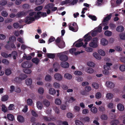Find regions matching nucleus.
I'll return each instance as SVG.
<instances>
[{
    "label": "nucleus",
    "mask_w": 125,
    "mask_h": 125,
    "mask_svg": "<svg viewBox=\"0 0 125 125\" xmlns=\"http://www.w3.org/2000/svg\"><path fill=\"white\" fill-rule=\"evenodd\" d=\"M98 42V38L97 37L94 38L92 40L91 42L89 43V46L93 48H96L98 46L97 44Z\"/></svg>",
    "instance_id": "f257e3e1"
},
{
    "label": "nucleus",
    "mask_w": 125,
    "mask_h": 125,
    "mask_svg": "<svg viewBox=\"0 0 125 125\" xmlns=\"http://www.w3.org/2000/svg\"><path fill=\"white\" fill-rule=\"evenodd\" d=\"M35 21V18L32 17H31L28 16L25 18L24 22L27 24H29Z\"/></svg>",
    "instance_id": "f03ea898"
},
{
    "label": "nucleus",
    "mask_w": 125,
    "mask_h": 125,
    "mask_svg": "<svg viewBox=\"0 0 125 125\" xmlns=\"http://www.w3.org/2000/svg\"><path fill=\"white\" fill-rule=\"evenodd\" d=\"M21 65L22 67L24 68H30L31 67L32 65L31 62L26 61L22 62Z\"/></svg>",
    "instance_id": "7ed1b4c3"
},
{
    "label": "nucleus",
    "mask_w": 125,
    "mask_h": 125,
    "mask_svg": "<svg viewBox=\"0 0 125 125\" xmlns=\"http://www.w3.org/2000/svg\"><path fill=\"white\" fill-rule=\"evenodd\" d=\"M26 15V13L25 11H20L17 13L16 15V16L17 18H21L23 16H25Z\"/></svg>",
    "instance_id": "20e7f679"
},
{
    "label": "nucleus",
    "mask_w": 125,
    "mask_h": 125,
    "mask_svg": "<svg viewBox=\"0 0 125 125\" xmlns=\"http://www.w3.org/2000/svg\"><path fill=\"white\" fill-rule=\"evenodd\" d=\"M60 60L62 61H67L68 59V56L65 54H62L59 57Z\"/></svg>",
    "instance_id": "39448f33"
},
{
    "label": "nucleus",
    "mask_w": 125,
    "mask_h": 125,
    "mask_svg": "<svg viewBox=\"0 0 125 125\" xmlns=\"http://www.w3.org/2000/svg\"><path fill=\"white\" fill-rule=\"evenodd\" d=\"M55 79L58 81H61L62 79V76L59 73H56L54 75Z\"/></svg>",
    "instance_id": "423d86ee"
},
{
    "label": "nucleus",
    "mask_w": 125,
    "mask_h": 125,
    "mask_svg": "<svg viewBox=\"0 0 125 125\" xmlns=\"http://www.w3.org/2000/svg\"><path fill=\"white\" fill-rule=\"evenodd\" d=\"M106 84L107 86L111 88H113L114 87V84L111 82L107 81L106 83Z\"/></svg>",
    "instance_id": "0eeeda50"
},
{
    "label": "nucleus",
    "mask_w": 125,
    "mask_h": 125,
    "mask_svg": "<svg viewBox=\"0 0 125 125\" xmlns=\"http://www.w3.org/2000/svg\"><path fill=\"white\" fill-rule=\"evenodd\" d=\"M61 66L63 68H67L69 66V63L66 62H62L61 64Z\"/></svg>",
    "instance_id": "6e6552de"
},
{
    "label": "nucleus",
    "mask_w": 125,
    "mask_h": 125,
    "mask_svg": "<svg viewBox=\"0 0 125 125\" xmlns=\"http://www.w3.org/2000/svg\"><path fill=\"white\" fill-rule=\"evenodd\" d=\"M112 65V64L110 63L106 62V65L104 66V69H107L108 70H110L111 69L110 66Z\"/></svg>",
    "instance_id": "1a4fd4ad"
},
{
    "label": "nucleus",
    "mask_w": 125,
    "mask_h": 125,
    "mask_svg": "<svg viewBox=\"0 0 125 125\" xmlns=\"http://www.w3.org/2000/svg\"><path fill=\"white\" fill-rule=\"evenodd\" d=\"M7 117L9 120L11 121H13L14 119V116L11 114H8L7 115Z\"/></svg>",
    "instance_id": "9d476101"
},
{
    "label": "nucleus",
    "mask_w": 125,
    "mask_h": 125,
    "mask_svg": "<svg viewBox=\"0 0 125 125\" xmlns=\"http://www.w3.org/2000/svg\"><path fill=\"white\" fill-rule=\"evenodd\" d=\"M117 109L120 111H123L125 108L123 105L119 103L118 104L117 106Z\"/></svg>",
    "instance_id": "9b49d317"
},
{
    "label": "nucleus",
    "mask_w": 125,
    "mask_h": 125,
    "mask_svg": "<svg viewBox=\"0 0 125 125\" xmlns=\"http://www.w3.org/2000/svg\"><path fill=\"white\" fill-rule=\"evenodd\" d=\"M108 41L105 39L102 38L101 41V44L104 46L106 45L108 43Z\"/></svg>",
    "instance_id": "f8f14e48"
},
{
    "label": "nucleus",
    "mask_w": 125,
    "mask_h": 125,
    "mask_svg": "<svg viewBox=\"0 0 125 125\" xmlns=\"http://www.w3.org/2000/svg\"><path fill=\"white\" fill-rule=\"evenodd\" d=\"M25 83L28 85H31L32 83V80L31 78H27L25 80Z\"/></svg>",
    "instance_id": "ddd939ff"
},
{
    "label": "nucleus",
    "mask_w": 125,
    "mask_h": 125,
    "mask_svg": "<svg viewBox=\"0 0 125 125\" xmlns=\"http://www.w3.org/2000/svg\"><path fill=\"white\" fill-rule=\"evenodd\" d=\"M116 31L119 32H122L124 30V28L122 26H117V27Z\"/></svg>",
    "instance_id": "4468645a"
},
{
    "label": "nucleus",
    "mask_w": 125,
    "mask_h": 125,
    "mask_svg": "<svg viewBox=\"0 0 125 125\" xmlns=\"http://www.w3.org/2000/svg\"><path fill=\"white\" fill-rule=\"evenodd\" d=\"M17 119L18 121L22 123L24 121V117L21 115H18L17 116Z\"/></svg>",
    "instance_id": "2eb2a0df"
},
{
    "label": "nucleus",
    "mask_w": 125,
    "mask_h": 125,
    "mask_svg": "<svg viewBox=\"0 0 125 125\" xmlns=\"http://www.w3.org/2000/svg\"><path fill=\"white\" fill-rule=\"evenodd\" d=\"M47 57L53 59L55 57V54L54 53H47L46 54Z\"/></svg>",
    "instance_id": "dca6fc26"
},
{
    "label": "nucleus",
    "mask_w": 125,
    "mask_h": 125,
    "mask_svg": "<svg viewBox=\"0 0 125 125\" xmlns=\"http://www.w3.org/2000/svg\"><path fill=\"white\" fill-rule=\"evenodd\" d=\"M57 45L59 48L61 49L63 48L65 46V42L64 41H63L60 44H57Z\"/></svg>",
    "instance_id": "f3484780"
},
{
    "label": "nucleus",
    "mask_w": 125,
    "mask_h": 125,
    "mask_svg": "<svg viewBox=\"0 0 125 125\" xmlns=\"http://www.w3.org/2000/svg\"><path fill=\"white\" fill-rule=\"evenodd\" d=\"M93 55L96 59L98 60H101V57L97 53L94 52L93 53Z\"/></svg>",
    "instance_id": "a211bd4d"
},
{
    "label": "nucleus",
    "mask_w": 125,
    "mask_h": 125,
    "mask_svg": "<svg viewBox=\"0 0 125 125\" xmlns=\"http://www.w3.org/2000/svg\"><path fill=\"white\" fill-rule=\"evenodd\" d=\"M53 67L55 68L54 71L55 72H57L58 70V69L56 68H59L60 67L59 65L58 64L57 62H55L53 64Z\"/></svg>",
    "instance_id": "6ab92c4d"
},
{
    "label": "nucleus",
    "mask_w": 125,
    "mask_h": 125,
    "mask_svg": "<svg viewBox=\"0 0 125 125\" xmlns=\"http://www.w3.org/2000/svg\"><path fill=\"white\" fill-rule=\"evenodd\" d=\"M43 103L46 107L49 106L50 105V103L47 100L45 99L43 100Z\"/></svg>",
    "instance_id": "aec40b11"
},
{
    "label": "nucleus",
    "mask_w": 125,
    "mask_h": 125,
    "mask_svg": "<svg viewBox=\"0 0 125 125\" xmlns=\"http://www.w3.org/2000/svg\"><path fill=\"white\" fill-rule=\"evenodd\" d=\"M112 17L111 14H109L106 17H105L103 20V21L104 22H106V21H109L111 19Z\"/></svg>",
    "instance_id": "412c9836"
},
{
    "label": "nucleus",
    "mask_w": 125,
    "mask_h": 125,
    "mask_svg": "<svg viewBox=\"0 0 125 125\" xmlns=\"http://www.w3.org/2000/svg\"><path fill=\"white\" fill-rule=\"evenodd\" d=\"M37 108L41 109L42 108V103L40 101H38L37 102Z\"/></svg>",
    "instance_id": "4be33fe9"
},
{
    "label": "nucleus",
    "mask_w": 125,
    "mask_h": 125,
    "mask_svg": "<svg viewBox=\"0 0 125 125\" xmlns=\"http://www.w3.org/2000/svg\"><path fill=\"white\" fill-rule=\"evenodd\" d=\"M53 6L52 4H49L45 6L44 8L45 9H51Z\"/></svg>",
    "instance_id": "5701e85b"
},
{
    "label": "nucleus",
    "mask_w": 125,
    "mask_h": 125,
    "mask_svg": "<svg viewBox=\"0 0 125 125\" xmlns=\"http://www.w3.org/2000/svg\"><path fill=\"white\" fill-rule=\"evenodd\" d=\"M41 13H42V12L39 11L37 13L36 15H35L34 16V18L35 19H39L41 17V16L40 15H41Z\"/></svg>",
    "instance_id": "b1692460"
},
{
    "label": "nucleus",
    "mask_w": 125,
    "mask_h": 125,
    "mask_svg": "<svg viewBox=\"0 0 125 125\" xmlns=\"http://www.w3.org/2000/svg\"><path fill=\"white\" fill-rule=\"evenodd\" d=\"M1 110L2 111L5 113L7 111V109L5 105L2 104L1 106Z\"/></svg>",
    "instance_id": "393cba45"
},
{
    "label": "nucleus",
    "mask_w": 125,
    "mask_h": 125,
    "mask_svg": "<svg viewBox=\"0 0 125 125\" xmlns=\"http://www.w3.org/2000/svg\"><path fill=\"white\" fill-rule=\"evenodd\" d=\"M106 98L109 99L112 98L113 97V94L111 93H107L106 95Z\"/></svg>",
    "instance_id": "a878e982"
},
{
    "label": "nucleus",
    "mask_w": 125,
    "mask_h": 125,
    "mask_svg": "<svg viewBox=\"0 0 125 125\" xmlns=\"http://www.w3.org/2000/svg\"><path fill=\"white\" fill-rule=\"evenodd\" d=\"M112 32L110 31L106 30L104 32V34L106 36H110L112 34Z\"/></svg>",
    "instance_id": "bb28decb"
},
{
    "label": "nucleus",
    "mask_w": 125,
    "mask_h": 125,
    "mask_svg": "<svg viewBox=\"0 0 125 125\" xmlns=\"http://www.w3.org/2000/svg\"><path fill=\"white\" fill-rule=\"evenodd\" d=\"M65 78L68 79H71L72 78V75L68 73H66L64 75Z\"/></svg>",
    "instance_id": "cd10ccee"
},
{
    "label": "nucleus",
    "mask_w": 125,
    "mask_h": 125,
    "mask_svg": "<svg viewBox=\"0 0 125 125\" xmlns=\"http://www.w3.org/2000/svg\"><path fill=\"white\" fill-rule=\"evenodd\" d=\"M91 112L94 114L96 113L97 112V108L95 107H93L91 109Z\"/></svg>",
    "instance_id": "c85d7f7f"
},
{
    "label": "nucleus",
    "mask_w": 125,
    "mask_h": 125,
    "mask_svg": "<svg viewBox=\"0 0 125 125\" xmlns=\"http://www.w3.org/2000/svg\"><path fill=\"white\" fill-rule=\"evenodd\" d=\"M32 61L34 63H35L36 64H38L39 61V60L38 58H33L32 59Z\"/></svg>",
    "instance_id": "c756f323"
},
{
    "label": "nucleus",
    "mask_w": 125,
    "mask_h": 125,
    "mask_svg": "<svg viewBox=\"0 0 125 125\" xmlns=\"http://www.w3.org/2000/svg\"><path fill=\"white\" fill-rule=\"evenodd\" d=\"M86 72L89 73H92L94 72V70L93 68L89 67H88L87 68Z\"/></svg>",
    "instance_id": "7c9ffc66"
},
{
    "label": "nucleus",
    "mask_w": 125,
    "mask_h": 125,
    "mask_svg": "<svg viewBox=\"0 0 125 125\" xmlns=\"http://www.w3.org/2000/svg\"><path fill=\"white\" fill-rule=\"evenodd\" d=\"M43 119L46 122H51V117H48L46 116H43Z\"/></svg>",
    "instance_id": "2f4dec72"
},
{
    "label": "nucleus",
    "mask_w": 125,
    "mask_h": 125,
    "mask_svg": "<svg viewBox=\"0 0 125 125\" xmlns=\"http://www.w3.org/2000/svg\"><path fill=\"white\" fill-rule=\"evenodd\" d=\"M49 93L51 94H54L56 93L55 90L53 88H51L49 90Z\"/></svg>",
    "instance_id": "473e14b6"
},
{
    "label": "nucleus",
    "mask_w": 125,
    "mask_h": 125,
    "mask_svg": "<svg viewBox=\"0 0 125 125\" xmlns=\"http://www.w3.org/2000/svg\"><path fill=\"white\" fill-rule=\"evenodd\" d=\"M12 55L13 56V58L14 59H16V56L18 55L17 52L16 51H13L11 53Z\"/></svg>",
    "instance_id": "72a5a7b5"
},
{
    "label": "nucleus",
    "mask_w": 125,
    "mask_h": 125,
    "mask_svg": "<svg viewBox=\"0 0 125 125\" xmlns=\"http://www.w3.org/2000/svg\"><path fill=\"white\" fill-rule=\"evenodd\" d=\"M98 52L99 54L102 56L105 55V52L101 49L98 50Z\"/></svg>",
    "instance_id": "f704fd0d"
},
{
    "label": "nucleus",
    "mask_w": 125,
    "mask_h": 125,
    "mask_svg": "<svg viewBox=\"0 0 125 125\" xmlns=\"http://www.w3.org/2000/svg\"><path fill=\"white\" fill-rule=\"evenodd\" d=\"M44 0H36L35 3L37 5H39L41 4L43 2Z\"/></svg>",
    "instance_id": "c9c22d12"
},
{
    "label": "nucleus",
    "mask_w": 125,
    "mask_h": 125,
    "mask_svg": "<svg viewBox=\"0 0 125 125\" xmlns=\"http://www.w3.org/2000/svg\"><path fill=\"white\" fill-rule=\"evenodd\" d=\"M9 97L8 95H4L2 96L1 98L2 101H5L7 100Z\"/></svg>",
    "instance_id": "e433bc0d"
},
{
    "label": "nucleus",
    "mask_w": 125,
    "mask_h": 125,
    "mask_svg": "<svg viewBox=\"0 0 125 125\" xmlns=\"http://www.w3.org/2000/svg\"><path fill=\"white\" fill-rule=\"evenodd\" d=\"M23 71L25 73L28 74H30L31 72V70L28 69H23Z\"/></svg>",
    "instance_id": "4c0bfd02"
},
{
    "label": "nucleus",
    "mask_w": 125,
    "mask_h": 125,
    "mask_svg": "<svg viewBox=\"0 0 125 125\" xmlns=\"http://www.w3.org/2000/svg\"><path fill=\"white\" fill-rule=\"evenodd\" d=\"M82 120L84 122H89L90 121V118L88 116H85L83 118Z\"/></svg>",
    "instance_id": "58836bf2"
},
{
    "label": "nucleus",
    "mask_w": 125,
    "mask_h": 125,
    "mask_svg": "<svg viewBox=\"0 0 125 125\" xmlns=\"http://www.w3.org/2000/svg\"><path fill=\"white\" fill-rule=\"evenodd\" d=\"M92 86L94 88L96 89H97L99 87L98 84L95 82H93L92 84Z\"/></svg>",
    "instance_id": "ea45409f"
},
{
    "label": "nucleus",
    "mask_w": 125,
    "mask_h": 125,
    "mask_svg": "<svg viewBox=\"0 0 125 125\" xmlns=\"http://www.w3.org/2000/svg\"><path fill=\"white\" fill-rule=\"evenodd\" d=\"M51 79L50 75L48 74L46 76L45 79V81L49 82L51 80Z\"/></svg>",
    "instance_id": "a19ab883"
},
{
    "label": "nucleus",
    "mask_w": 125,
    "mask_h": 125,
    "mask_svg": "<svg viewBox=\"0 0 125 125\" xmlns=\"http://www.w3.org/2000/svg\"><path fill=\"white\" fill-rule=\"evenodd\" d=\"M88 66L92 67H94L95 65V64L91 62H88L87 63Z\"/></svg>",
    "instance_id": "79ce46f5"
},
{
    "label": "nucleus",
    "mask_w": 125,
    "mask_h": 125,
    "mask_svg": "<svg viewBox=\"0 0 125 125\" xmlns=\"http://www.w3.org/2000/svg\"><path fill=\"white\" fill-rule=\"evenodd\" d=\"M43 7L40 5L36 7L35 9V10L36 11H38L41 10L42 9Z\"/></svg>",
    "instance_id": "37998d69"
},
{
    "label": "nucleus",
    "mask_w": 125,
    "mask_h": 125,
    "mask_svg": "<svg viewBox=\"0 0 125 125\" xmlns=\"http://www.w3.org/2000/svg\"><path fill=\"white\" fill-rule=\"evenodd\" d=\"M27 77V76L24 74H21L20 76V79L21 80H24Z\"/></svg>",
    "instance_id": "c03bdc74"
},
{
    "label": "nucleus",
    "mask_w": 125,
    "mask_h": 125,
    "mask_svg": "<svg viewBox=\"0 0 125 125\" xmlns=\"http://www.w3.org/2000/svg\"><path fill=\"white\" fill-rule=\"evenodd\" d=\"M92 20L95 21H96L97 19V18L94 15H89L88 16Z\"/></svg>",
    "instance_id": "a18cd8bd"
},
{
    "label": "nucleus",
    "mask_w": 125,
    "mask_h": 125,
    "mask_svg": "<svg viewBox=\"0 0 125 125\" xmlns=\"http://www.w3.org/2000/svg\"><path fill=\"white\" fill-rule=\"evenodd\" d=\"M58 125H68V124L66 121H60L59 122Z\"/></svg>",
    "instance_id": "49530a36"
},
{
    "label": "nucleus",
    "mask_w": 125,
    "mask_h": 125,
    "mask_svg": "<svg viewBox=\"0 0 125 125\" xmlns=\"http://www.w3.org/2000/svg\"><path fill=\"white\" fill-rule=\"evenodd\" d=\"M5 73L6 75H9L11 73V71L9 69H7L5 70Z\"/></svg>",
    "instance_id": "de8ad7c7"
},
{
    "label": "nucleus",
    "mask_w": 125,
    "mask_h": 125,
    "mask_svg": "<svg viewBox=\"0 0 125 125\" xmlns=\"http://www.w3.org/2000/svg\"><path fill=\"white\" fill-rule=\"evenodd\" d=\"M75 122L76 125H84L79 120H76Z\"/></svg>",
    "instance_id": "09e8293b"
},
{
    "label": "nucleus",
    "mask_w": 125,
    "mask_h": 125,
    "mask_svg": "<svg viewBox=\"0 0 125 125\" xmlns=\"http://www.w3.org/2000/svg\"><path fill=\"white\" fill-rule=\"evenodd\" d=\"M119 70L122 72L125 71V66L124 65H121L119 67Z\"/></svg>",
    "instance_id": "8fccbe9b"
},
{
    "label": "nucleus",
    "mask_w": 125,
    "mask_h": 125,
    "mask_svg": "<svg viewBox=\"0 0 125 125\" xmlns=\"http://www.w3.org/2000/svg\"><path fill=\"white\" fill-rule=\"evenodd\" d=\"M27 102L28 104L29 105H32L33 103L32 100L30 98L27 100Z\"/></svg>",
    "instance_id": "3c124183"
},
{
    "label": "nucleus",
    "mask_w": 125,
    "mask_h": 125,
    "mask_svg": "<svg viewBox=\"0 0 125 125\" xmlns=\"http://www.w3.org/2000/svg\"><path fill=\"white\" fill-rule=\"evenodd\" d=\"M101 94L100 93H97L95 94V97L97 99H99L101 98Z\"/></svg>",
    "instance_id": "603ef678"
},
{
    "label": "nucleus",
    "mask_w": 125,
    "mask_h": 125,
    "mask_svg": "<svg viewBox=\"0 0 125 125\" xmlns=\"http://www.w3.org/2000/svg\"><path fill=\"white\" fill-rule=\"evenodd\" d=\"M2 16L4 17H6L7 16L8 14L7 12L6 11H3L1 13Z\"/></svg>",
    "instance_id": "864d4df0"
},
{
    "label": "nucleus",
    "mask_w": 125,
    "mask_h": 125,
    "mask_svg": "<svg viewBox=\"0 0 125 125\" xmlns=\"http://www.w3.org/2000/svg\"><path fill=\"white\" fill-rule=\"evenodd\" d=\"M74 74L77 75H82L83 73L80 71H76L74 72Z\"/></svg>",
    "instance_id": "5fc2aeb1"
},
{
    "label": "nucleus",
    "mask_w": 125,
    "mask_h": 125,
    "mask_svg": "<svg viewBox=\"0 0 125 125\" xmlns=\"http://www.w3.org/2000/svg\"><path fill=\"white\" fill-rule=\"evenodd\" d=\"M61 100L59 99H56L55 100V103L57 105H60L61 104Z\"/></svg>",
    "instance_id": "6e6d98bb"
},
{
    "label": "nucleus",
    "mask_w": 125,
    "mask_h": 125,
    "mask_svg": "<svg viewBox=\"0 0 125 125\" xmlns=\"http://www.w3.org/2000/svg\"><path fill=\"white\" fill-rule=\"evenodd\" d=\"M38 93L41 94H43L44 90L43 88L40 87L39 88L38 90Z\"/></svg>",
    "instance_id": "4d7b16f0"
},
{
    "label": "nucleus",
    "mask_w": 125,
    "mask_h": 125,
    "mask_svg": "<svg viewBox=\"0 0 125 125\" xmlns=\"http://www.w3.org/2000/svg\"><path fill=\"white\" fill-rule=\"evenodd\" d=\"M120 37L122 40H125V33H122L119 35Z\"/></svg>",
    "instance_id": "13d9d810"
},
{
    "label": "nucleus",
    "mask_w": 125,
    "mask_h": 125,
    "mask_svg": "<svg viewBox=\"0 0 125 125\" xmlns=\"http://www.w3.org/2000/svg\"><path fill=\"white\" fill-rule=\"evenodd\" d=\"M115 25L112 23H110L109 25V27L112 29H114L116 27Z\"/></svg>",
    "instance_id": "bf43d9fd"
},
{
    "label": "nucleus",
    "mask_w": 125,
    "mask_h": 125,
    "mask_svg": "<svg viewBox=\"0 0 125 125\" xmlns=\"http://www.w3.org/2000/svg\"><path fill=\"white\" fill-rule=\"evenodd\" d=\"M99 109L100 111L102 112L104 111L105 110V109L104 106H101L99 107Z\"/></svg>",
    "instance_id": "052dcab7"
},
{
    "label": "nucleus",
    "mask_w": 125,
    "mask_h": 125,
    "mask_svg": "<svg viewBox=\"0 0 125 125\" xmlns=\"http://www.w3.org/2000/svg\"><path fill=\"white\" fill-rule=\"evenodd\" d=\"M115 122L116 123L119 124V120H114V121H112L111 123H112L111 125H117V124L115 123H114V122Z\"/></svg>",
    "instance_id": "680f3d73"
},
{
    "label": "nucleus",
    "mask_w": 125,
    "mask_h": 125,
    "mask_svg": "<svg viewBox=\"0 0 125 125\" xmlns=\"http://www.w3.org/2000/svg\"><path fill=\"white\" fill-rule=\"evenodd\" d=\"M13 21L12 19L11 18L7 19L5 20L4 22L6 23H10L11 22Z\"/></svg>",
    "instance_id": "e2e57ef3"
},
{
    "label": "nucleus",
    "mask_w": 125,
    "mask_h": 125,
    "mask_svg": "<svg viewBox=\"0 0 125 125\" xmlns=\"http://www.w3.org/2000/svg\"><path fill=\"white\" fill-rule=\"evenodd\" d=\"M55 39L54 37L53 36H51L49 40V43L54 41Z\"/></svg>",
    "instance_id": "0e129e2a"
},
{
    "label": "nucleus",
    "mask_w": 125,
    "mask_h": 125,
    "mask_svg": "<svg viewBox=\"0 0 125 125\" xmlns=\"http://www.w3.org/2000/svg\"><path fill=\"white\" fill-rule=\"evenodd\" d=\"M13 25L14 27L16 29L18 28L20 26L19 24L17 22L14 23Z\"/></svg>",
    "instance_id": "69168bd1"
},
{
    "label": "nucleus",
    "mask_w": 125,
    "mask_h": 125,
    "mask_svg": "<svg viewBox=\"0 0 125 125\" xmlns=\"http://www.w3.org/2000/svg\"><path fill=\"white\" fill-rule=\"evenodd\" d=\"M76 80L78 82H81L83 80V78L81 77L78 76L76 78Z\"/></svg>",
    "instance_id": "338daca9"
},
{
    "label": "nucleus",
    "mask_w": 125,
    "mask_h": 125,
    "mask_svg": "<svg viewBox=\"0 0 125 125\" xmlns=\"http://www.w3.org/2000/svg\"><path fill=\"white\" fill-rule=\"evenodd\" d=\"M53 86L55 88H58L60 86V84L57 83L55 82L53 84Z\"/></svg>",
    "instance_id": "774afa93"
}]
</instances>
